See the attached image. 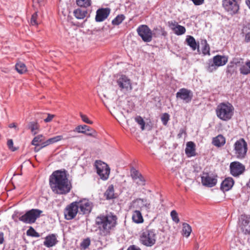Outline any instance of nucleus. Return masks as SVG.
<instances>
[{
  "label": "nucleus",
  "mask_w": 250,
  "mask_h": 250,
  "mask_svg": "<svg viewBox=\"0 0 250 250\" xmlns=\"http://www.w3.org/2000/svg\"><path fill=\"white\" fill-rule=\"evenodd\" d=\"M152 37H158L159 35L160 34V31H156V28H154L153 31H152Z\"/></svg>",
  "instance_id": "4d7b16f0"
},
{
  "label": "nucleus",
  "mask_w": 250,
  "mask_h": 250,
  "mask_svg": "<svg viewBox=\"0 0 250 250\" xmlns=\"http://www.w3.org/2000/svg\"><path fill=\"white\" fill-rule=\"evenodd\" d=\"M127 250H141L140 248L135 245L130 246Z\"/></svg>",
  "instance_id": "13d9d810"
},
{
  "label": "nucleus",
  "mask_w": 250,
  "mask_h": 250,
  "mask_svg": "<svg viewBox=\"0 0 250 250\" xmlns=\"http://www.w3.org/2000/svg\"><path fill=\"white\" fill-rule=\"evenodd\" d=\"M80 116H81L83 121L84 122V123L88 124H90V125H91L93 124V122L89 120V119L88 118V117L85 115H84V114H82V113H81Z\"/></svg>",
  "instance_id": "09e8293b"
},
{
  "label": "nucleus",
  "mask_w": 250,
  "mask_h": 250,
  "mask_svg": "<svg viewBox=\"0 0 250 250\" xmlns=\"http://www.w3.org/2000/svg\"><path fill=\"white\" fill-rule=\"evenodd\" d=\"M246 65L250 68V61L247 62Z\"/></svg>",
  "instance_id": "774afa93"
},
{
  "label": "nucleus",
  "mask_w": 250,
  "mask_h": 250,
  "mask_svg": "<svg viewBox=\"0 0 250 250\" xmlns=\"http://www.w3.org/2000/svg\"><path fill=\"white\" fill-rule=\"evenodd\" d=\"M10 128L16 127V125L15 123H12L9 125Z\"/></svg>",
  "instance_id": "69168bd1"
},
{
  "label": "nucleus",
  "mask_w": 250,
  "mask_h": 250,
  "mask_svg": "<svg viewBox=\"0 0 250 250\" xmlns=\"http://www.w3.org/2000/svg\"><path fill=\"white\" fill-rule=\"evenodd\" d=\"M201 181L204 186L210 188L214 186L217 183V179L210 176L208 173H203Z\"/></svg>",
  "instance_id": "f3484780"
},
{
  "label": "nucleus",
  "mask_w": 250,
  "mask_h": 250,
  "mask_svg": "<svg viewBox=\"0 0 250 250\" xmlns=\"http://www.w3.org/2000/svg\"><path fill=\"white\" fill-rule=\"evenodd\" d=\"M40 145L42 148L48 146L46 141H42Z\"/></svg>",
  "instance_id": "052dcab7"
},
{
  "label": "nucleus",
  "mask_w": 250,
  "mask_h": 250,
  "mask_svg": "<svg viewBox=\"0 0 250 250\" xmlns=\"http://www.w3.org/2000/svg\"><path fill=\"white\" fill-rule=\"evenodd\" d=\"M51 138V141H52V144H54L55 143L58 142L60 141H61V140L64 139L63 136H62V135L56 136H55V137Z\"/></svg>",
  "instance_id": "8fccbe9b"
},
{
  "label": "nucleus",
  "mask_w": 250,
  "mask_h": 250,
  "mask_svg": "<svg viewBox=\"0 0 250 250\" xmlns=\"http://www.w3.org/2000/svg\"><path fill=\"white\" fill-rule=\"evenodd\" d=\"M79 208L80 209V213L83 214H89L92 209V203L88 200L83 199L77 202Z\"/></svg>",
  "instance_id": "4468645a"
},
{
  "label": "nucleus",
  "mask_w": 250,
  "mask_h": 250,
  "mask_svg": "<svg viewBox=\"0 0 250 250\" xmlns=\"http://www.w3.org/2000/svg\"><path fill=\"white\" fill-rule=\"evenodd\" d=\"M57 242L58 241L56 235L54 234H52L47 235L45 238V241L43 242V245L47 248H50L55 246Z\"/></svg>",
  "instance_id": "4be33fe9"
},
{
  "label": "nucleus",
  "mask_w": 250,
  "mask_h": 250,
  "mask_svg": "<svg viewBox=\"0 0 250 250\" xmlns=\"http://www.w3.org/2000/svg\"><path fill=\"white\" fill-rule=\"evenodd\" d=\"M49 185L54 193L60 195L67 194L72 188L65 169L54 171L49 177Z\"/></svg>",
  "instance_id": "f257e3e1"
},
{
  "label": "nucleus",
  "mask_w": 250,
  "mask_h": 250,
  "mask_svg": "<svg viewBox=\"0 0 250 250\" xmlns=\"http://www.w3.org/2000/svg\"><path fill=\"white\" fill-rule=\"evenodd\" d=\"M38 14L37 12H35L31 17L30 20V23L32 25H37L39 24L38 19Z\"/></svg>",
  "instance_id": "79ce46f5"
},
{
  "label": "nucleus",
  "mask_w": 250,
  "mask_h": 250,
  "mask_svg": "<svg viewBox=\"0 0 250 250\" xmlns=\"http://www.w3.org/2000/svg\"><path fill=\"white\" fill-rule=\"evenodd\" d=\"M4 242L3 232L0 229V244Z\"/></svg>",
  "instance_id": "bf43d9fd"
},
{
  "label": "nucleus",
  "mask_w": 250,
  "mask_h": 250,
  "mask_svg": "<svg viewBox=\"0 0 250 250\" xmlns=\"http://www.w3.org/2000/svg\"><path fill=\"white\" fill-rule=\"evenodd\" d=\"M192 231L191 228L188 224L184 223L183 224L182 234L188 237Z\"/></svg>",
  "instance_id": "c756f323"
},
{
  "label": "nucleus",
  "mask_w": 250,
  "mask_h": 250,
  "mask_svg": "<svg viewBox=\"0 0 250 250\" xmlns=\"http://www.w3.org/2000/svg\"><path fill=\"white\" fill-rule=\"evenodd\" d=\"M110 13L109 8H99L96 11L95 20L97 22H101L105 20Z\"/></svg>",
  "instance_id": "dca6fc26"
},
{
  "label": "nucleus",
  "mask_w": 250,
  "mask_h": 250,
  "mask_svg": "<svg viewBox=\"0 0 250 250\" xmlns=\"http://www.w3.org/2000/svg\"><path fill=\"white\" fill-rule=\"evenodd\" d=\"M215 64V63H214V61L212 59L209 60L206 66V69L207 71L209 73H211L216 70L218 67Z\"/></svg>",
  "instance_id": "c85d7f7f"
},
{
  "label": "nucleus",
  "mask_w": 250,
  "mask_h": 250,
  "mask_svg": "<svg viewBox=\"0 0 250 250\" xmlns=\"http://www.w3.org/2000/svg\"><path fill=\"white\" fill-rule=\"evenodd\" d=\"M73 14L77 19H83L87 16V10L85 8H79L74 11Z\"/></svg>",
  "instance_id": "393cba45"
},
{
  "label": "nucleus",
  "mask_w": 250,
  "mask_h": 250,
  "mask_svg": "<svg viewBox=\"0 0 250 250\" xmlns=\"http://www.w3.org/2000/svg\"><path fill=\"white\" fill-rule=\"evenodd\" d=\"M7 146L9 149L12 151H15L17 149L13 146V142L12 139H9L7 142Z\"/></svg>",
  "instance_id": "3c124183"
},
{
  "label": "nucleus",
  "mask_w": 250,
  "mask_h": 250,
  "mask_svg": "<svg viewBox=\"0 0 250 250\" xmlns=\"http://www.w3.org/2000/svg\"><path fill=\"white\" fill-rule=\"evenodd\" d=\"M202 44H204V47L202 49V52L204 55H209L210 48L208 44L207 43V41L204 40L202 41Z\"/></svg>",
  "instance_id": "4c0bfd02"
},
{
  "label": "nucleus",
  "mask_w": 250,
  "mask_h": 250,
  "mask_svg": "<svg viewBox=\"0 0 250 250\" xmlns=\"http://www.w3.org/2000/svg\"><path fill=\"white\" fill-rule=\"evenodd\" d=\"M104 196L107 200L115 198L114 186L113 185L109 186L107 190L104 193Z\"/></svg>",
  "instance_id": "cd10ccee"
},
{
  "label": "nucleus",
  "mask_w": 250,
  "mask_h": 250,
  "mask_svg": "<svg viewBox=\"0 0 250 250\" xmlns=\"http://www.w3.org/2000/svg\"><path fill=\"white\" fill-rule=\"evenodd\" d=\"M188 45L190 46L192 50L194 51L197 48L199 51V45L197 43L195 39L191 36H188L186 40Z\"/></svg>",
  "instance_id": "bb28decb"
},
{
  "label": "nucleus",
  "mask_w": 250,
  "mask_h": 250,
  "mask_svg": "<svg viewBox=\"0 0 250 250\" xmlns=\"http://www.w3.org/2000/svg\"><path fill=\"white\" fill-rule=\"evenodd\" d=\"M183 133H185V131L183 129H181L179 133L178 134V137L181 138Z\"/></svg>",
  "instance_id": "680f3d73"
},
{
  "label": "nucleus",
  "mask_w": 250,
  "mask_h": 250,
  "mask_svg": "<svg viewBox=\"0 0 250 250\" xmlns=\"http://www.w3.org/2000/svg\"><path fill=\"white\" fill-rule=\"evenodd\" d=\"M26 234L28 236L35 237H39L40 236V234L37 232L32 227H30L29 229L27 230Z\"/></svg>",
  "instance_id": "58836bf2"
},
{
  "label": "nucleus",
  "mask_w": 250,
  "mask_h": 250,
  "mask_svg": "<svg viewBox=\"0 0 250 250\" xmlns=\"http://www.w3.org/2000/svg\"><path fill=\"white\" fill-rule=\"evenodd\" d=\"M240 73L243 75H248L250 74V68L248 67L246 65H243L240 68Z\"/></svg>",
  "instance_id": "37998d69"
},
{
  "label": "nucleus",
  "mask_w": 250,
  "mask_h": 250,
  "mask_svg": "<svg viewBox=\"0 0 250 250\" xmlns=\"http://www.w3.org/2000/svg\"><path fill=\"white\" fill-rule=\"evenodd\" d=\"M138 179L139 180V182H137V184L138 185H144L145 184V179L144 178V177H143V176L142 175V177H138Z\"/></svg>",
  "instance_id": "6e6d98bb"
},
{
  "label": "nucleus",
  "mask_w": 250,
  "mask_h": 250,
  "mask_svg": "<svg viewBox=\"0 0 250 250\" xmlns=\"http://www.w3.org/2000/svg\"><path fill=\"white\" fill-rule=\"evenodd\" d=\"M214 63L218 67L225 65L228 61V58L225 56L216 55L212 58Z\"/></svg>",
  "instance_id": "aec40b11"
},
{
  "label": "nucleus",
  "mask_w": 250,
  "mask_h": 250,
  "mask_svg": "<svg viewBox=\"0 0 250 250\" xmlns=\"http://www.w3.org/2000/svg\"><path fill=\"white\" fill-rule=\"evenodd\" d=\"M42 212V211L39 209H32L20 216L19 219L24 223L32 224L34 223L36 220L40 217Z\"/></svg>",
  "instance_id": "39448f33"
},
{
  "label": "nucleus",
  "mask_w": 250,
  "mask_h": 250,
  "mask_svg": "<svg viewBox=\"0 0 250 250\" xmlns=\"http://www.w3.org/2000/svg\"><path fill=\"white\" fill-rule=\"evenodd\" d=\"M79 207L77 202H73L66 206L64 210V215L65 219L70 220L74 219L78 212Z\"/></svg>",
  "instance_id": "1a4fd4ad"
},
{
  "label": "nucleus",
  "mask_w": 250,
  "mask_h": 250,
  "mask_svg": "<svg viewBox=\"0 0 250 250\" xmlns=\"http://www.w3.org/2000/svg\"><path fill=\"white\" fill-rule=\"evenodd\" d=\"M170 215L172 220L176 223H178L180 221L178 216V213L176 210H173L170 212Z\"/></svg>",
  "instance_id": "a18cd8bd"
},
{
  "label": "nucleus",
  "mask_w": 250,
  "mask_h": 250,
  "mask_svg": "<svg viewBox=\"0 0 250 250\" xmlns=\"http://www.w3.org/2000/svg\"><path fill=\"white\" fill-rule=\"evenodd\" d=\"M95 167L97 169V173L103 180H106L110 174V168L105 163L97 160L95 162Z\"/></svg>",
  "instance_id": "6e6552de"
},
{
  "label": "nucleus",
  "mask_w": 250,
  "mask_h": 250,
  "mask_svg": "<svg viewBox=\"0 0 250 250\" xmlns=\"http://www.w3.org/2000/svg\"><path fill=\"white\" fill-rule=\"evenodd\" d=\"M176 98L183 100L186 103H188L192 100L193 93L187 88H181L176 93Z\"/></svg>",
  "instance_id": "f8f14e48"
},
{
  "label": "nucleus",
  "mask_w": 250,
  "mask_h": 250,
  "mask_svg": "<svg viewBox=\"0 0 250 250\" xmlns=\"http://www.w3.org/2000/svg\"><path fill=\"white\" fill-rule=\"evenodd\" d=\"M45 140V137L42 135H39L34 137L32 141L31 144L33 146H40V143Z\"/></svg>",
  "instance_id": "72a5a7b5"
},
{
  "label": "nucleus",
  "mask_w": 250,
  "mask_h": 250,
  "mask_svg": "<svg viewBox=\"0 0 250 250\" xmlns=\"http://www.w3.org/2000/svg\"><path fill=\"white\" fill-rule=\"evenodd\" d=\"M135 202L137 203L138 204H141L142 205L141 207H144L147 209H149L150 208V202L147 201L146 199H137Z\"/></svg>",
  "instance_id": "473e14b6"
},
{
  "label": "nucleus",
  "mask_w": 250,
  "mask_h": 250,
  "mask_svg": "<svg viewBox=\"0 0 250 250\" xmlns=\"http://www.w3.org/2000/svg\"><path fill=\"white\" fill-rule=\"evenodd\" d=\"M28 128L30 129L34 135L37 134L36 130L39 128V125L37 122H31L28 124Z\"/></svg>",
  "instance_id": "2f4dec72"
},
{
  "label": "nucleus",
  "mask_w": 250,
  "mask_h": 250,
  "mask_svg": "<svg viewBox=\"0 0 250 250\" xmlns=\"http://www.w3.org/2000/svg\"><path fill=\"white\" fill-rule=\"evenodd\" d=\"M125 19V17L124 15H118L112 21V23L114 25H118L121 23L122 21Z\"/></svg>",
  "instance_id": "f704fd0d"
},
{
  "label": "nucleus",
  "mask_w": 250,
  "mask_h": 250,
  "mask_svg": "<svg viewBox=\"0 0 250 250\" xmlns=\"http://www.w3.org/2000/svg\"><path fill=\"white\" fill-rule=\"evenodd\" d=\"M242 60V59H233V60L229 62V63L228 65L226 70V73L228 74H230V75L233 74L236 70V67L235 66V65H237V64L239 63L240 62V60Z\"/></svg>",
  "instance_id": "5701e85b"
},
{
  "label": "nucleus",
  "mask_w": 250,
  "mask_h": 250,
  "mask_svg": "<svg viewBox=\"0 0 250 250\" xmlns=\"http://www.w3.org/2000/svg\"><path fill=\"white\" fill-rule=\"evenodd\" d=\"M174 32L177 35H181L186 32V28L183 26L178 25Z\"/></svg>",
  "instance_id": "ea45409f"
},
{
  "label": "nucleus",
  "mask_w": 250,
  "mask_h": 250,
  "mask_svg": "<svg viewBox=\"0 0 250 250\" xmlns=\"http://www.w3.org/2000/svg\"><path fill=\"white\" fill-rule=\"evenodd\" d=\"M90 244V240L89 238H87L86 239H84L81 243V247L83 249H87Z\"/></svg>",
  "instance_id": "49530a36"
},
{
  "label": "nucleus",
  "mask_w": 250,
  "mask_h": 250,
  "mask_svg": "<svg viewBox=\"0 0 250 250\" xmlns=\"http://www.w3.org/2000/svg\"><path fill=\"white\" fill-rule=\"evenodd\" d=\"M169 119V116L167 113H164L161 117L162 122L165 125H167Z\"/></svg>",
  "instance_id": "de8ad7c7"
},
{
  "label": "nucleus",
  "mask_w": 250,
  "mask_h": 250,
  "mask_svg": "<svg viewBox=\"0 0 250 250\" xmlns=\"http://www.w3.org/2000/svg\"><path fill=\"white\" fill-rule=\"evenodd\" d=\"M241 229L245 234H250V216L242 215Z\"/></svg>",
  "instance_id": "a211bd4d"
},
{
  "label": "nucleus",
  "mask_w": 250,
  "mask_h": 250,
  "mask_svg": "<svg viewBox=\"0 0 250 250\" xmlns=\"http://www.w3.org/2000/svg\"><path fill=\"white\" fill-rule=\"evenodd\" d=\"M135 120L141 126L142 130H144L145 122L142 117L140 116H137L135 118Z\"/></svg>",
  "instance_id": "a19ab883"
},
{
  "label": "nucleus",
  "mask_w": 250,
  "mask_h": 250,
  "mask_svg": "<svg viewBox=\"0 0 250 250\" xmlns=\"http://www.w3.org/2000/svg\"><path fill=\"white\" fill-rule=\"evenodd\" d=\"M168 25L171 29L174 31L176 29V27H177L178 24L176 21H169L168 22Z\"/></svg>",
  "instance_id": "603ef678"
},
{
  "label": "nucleus",
  "mask_w": 250,
  "mask_h": 250,
  "mask_svg": "<svg viewBox=\"0 0 250 250\" xmlns=\"http://www.w3.org/2000/svg\"><path fill=\"white\" fill-rule=\"evenodd\" d=\"M117 83L121 90L128 89H131V83L129 79L125 75H122L119 76L117 80Z\"/></svg>",
  "instance_id": "2eb2a0df"
},
{
  "label": "nucleus",
  "mask_w": 250,
  "mask_h": 250,
  "mask_svg": "<svg viewBox=\"0 0 250 250\" xmlns=\"http://www.w3.org/2000/svg\"><path fill=\"white\" fill-rule=\"evenodd\" d=\"M229 169L230 174L234 177H238L245 171L244 165L238 161H234L230 164Z\"/></svg>",
  "instance_id": "9b49d317"
},
{
  "label": "nucleus",
  "mask_w": 250,
  "mask_h": 250,
  "mask_svg": "<svg viewBox=\"0 0 250 250\" xmlns=\"http://www.w3.org/2000/svg\"><path fill=\"white\" fill-rule=\"evenodd\" d=\"M234 108L229 103H222L218 104L216 109L217 116L223 121L230 120L233 114Z\"/></svg>",
  "instance_id": "7ed1b4c3"
},
{
  "label": "nucleus",
  "mask_w": 250,
  "mask_h": 250,
  "mask_svg": "<svg viewBox=\"0 0 250 250\" xmlns=\"http://www.w3.org/2000/svg\"><path fill=\"white\" fill-rule=\"evenodd\" d=\"M76 137V136L72 135V134H69V136H68L66 137H65V138H64V139H68L69 138H72V137Z\"/></svg>",
  "instance_id": "0e129e2a"
},
{
  "label": "nucleus",
  "mask_w": 250,
  "mask_h": 250,
  "mask_svg": "<svg viewBox=\"0 0 250 250\" xmlns=\"http://www.w3.org/2000/svg\"><path fill=\"white\" fill-rule=\"evenodd\" d=\"M246 3L250 9V0H246Z\"/></svg>",
  "instance_id": "338daca9"
},
{
  "label": "nucleus",
  "mask_w": 250,
  "mask_h": 250,
  "mask_svg": "<svg viewBox=\"0 0 250 250\" xmlns=\"http://www.w3.org/2000/svg\"><path fill=\"white\" fill-rule=\"evenodd\" d=\"M117 217L113 213L110 212L106 215H100L96 218V224L98 229L104 235L110 234V231L117 224Z\"/></svg>",
  "instance_id": "f03ea898"
},
{
  "label": "nucleus",
  "mask_w": 250,
  "mask_h": 250,
  "mask_svg": "<svg viewBox=\"0 0 250 250\" xmlns=\"http://www.w3.org/2000/svg\"><path fill=\"white\" fill-rule=\"evenodd\" d=\"M242 32L243 34H245V42H250V29L247 26H244Z\"/></svg>",
  "instance_id": "e433bc0d"
},
{
  "label": "nucleus",
  "mask_w": 250,
  "mask_h": 250,
  "mask_svg": "<svg viewBox=\"0 0 250 250\" xmlns=\"http://www.w3.org/2000/svg\"><path fill=\"white\" fill-rule=\"evenodd\" d=\"M54 116H55L54 115L50 114L48 113V114H47V117L44 119V121L45 123L50 122L52 120V119L54 117Z\"/></svg>",
  "instance_id": "5fc2aeb1"
},
{
  "label": "nucleus",
  "mask_w": 250,
  "mask_h": 250,
  "mask_svg": "<svg viewBox=\"0 0 250 250\" xmlns=\"http://www.w3.org/2000/svg\"><path fill=\"white\" fill-rule=\"evenodd\" d=\"M185 153L188 157L196 155V146L193 142L190 141L187 143Z\"/></svg>",
  "instance_id": "6ab92c4d"
},
{
  "label": "nucleus",
  "mask_w": 250,
  "mask_h": 250,
  "mask_svg": "<svg viewBox=\"0 0 250 250\" xmlns=\"http://www.w3.org/2000/svg\"><path fill=\"white\" fill-rule=\"evenodd\" d=\"M72 131L83 133L87 136H92L94 138H96L97 135V132L94 129L86 125H78L73 131H70V133H71Z\"/></svg>",
  "instance_id": "ddd939ff"
},
{
  "label": "nucleus",
  "mask_w": 250,
  "mask_h": 250,
  "mask_svg": "<svg viewBox=\"0 0 250 250\" xmlns=\"http://www.w3.org/2000/svg\"><path fill=\"white\" fill-rule=\"evenodd\" d=\"M234 181L231 177L226 178L221 183L220 188L223 191L229 190L233 186Z\"/></svg>",
  "instance_id": "412c9836"
},
{
  "label": "nucleus",
  "mask_w": 250,
  "mask_h": 250,
  "mask_svg": "<svg viewBox=\"0 0 250 250\" xmlns=\"http://www.w3.org/2000/svg\"><path fill=\"white\" fill-rule=\"evenodd\" d=\"M156 238L157 231L155 229L147 227L142 230L140 237V241L146 247H151L155 244Z\"/></svg>",
  "instance_id": "20e7f679"
},
{
  "label": "nucleus",
  "mask_w": 250,
  "mask_h": 250,
  "mask_svg": "<svg viewBox=\"0 0 250 250\" xmlns=\"http://www.w3.org/2000/svg\"><path fill=\"white\" fill-rule=\"evenodd\" d=\"M156 31L157 32L160 31V34H161L163 36L166 37L167 35V32L165 31L164 28L161 27H160L159 28H156Z\"/></svg>",
  "instance_id": "864d4df0"
},
{
  "label": "nucleus",
  "mask_w": 250,
  "mask_h": 250,
  "mask_svg": "<svg viewBox=\"0 0 250 250\" xmlns=\"http://www.w3.org/2000/svg\"><path fill=\"white\" fill-rule=\"evenodd\" d=\"M76 3L79 6L86 8L91 5V0H76Z\"/></svg>",
  "instance_id": "c9c22d12"
},
{
  "label": "nucleus",
  "mask_w": 250,
  "mask_h": 250,
  "mask_svg": "<svg viewBox=\"0 0 250 250\" xmlns=\"http://www.w3.org/2000/svg\"><path fill=\"white\" fill-rule=\"evenodd\" d=\"M222 6L225 10L231 16L237 14L240 9L239 3L236 0H223Z\"/></svg>",
  "instance_id": "0eeeda50"
},
{
  "label": "nucleus",
  "mask_w": 250,
  "mask_h": 250,
  "mask_svg": "<svg viewBox=\"0 0 250 250\" xmlns=\"http://www.w3.org/2000/svg\"><path fill=\"white\" fill-rule=\"evenodd\" d=\"M137 32L144 42H148L152 41V32L147 25L139 26L137 29Z\"/></svg>",
  "instance_id": "9d476101"
},
{
  "label": "nucleus",
  "mask_w": 250,
  "mask_h": 250,
  "mask_svg": "<svg viewBox=\"0 0 250 250\" xmlns=\"http://www.w3.org/2000/svg\"><path fill=\"white\" fill-rule=\"evenodd\" d=\"M35 146V147L34 148V150L36 152H38L41 149H42V148H41V146Z\"/></svg>",
  "instance_id": "e2e57ef3"
},
{
  "label": "nucleus",
  "mask_w": 250,
  "mask_h": 250,
  "mask_svg": "<svg viewBox=\"0 0 250 250\" xmlns=\"http://www.w3.org/2000/svg\"><path fill=\"white\" fill-rule=\"evenodd\" d=\"M132 219L134 222L137 224L142 223L144 222L143 217L140 210H135L133 211Z\"/></svg>",
  "instance_id": "a878e982"
},
{
  "label": "nucleus",
  "mask_w": 250,
  "mask_h": 250,
  "mask_svg": "<svg viewBox=\"0 0 250 250\" xmlns=\"http://www.w3.org/2000/svg\"><path fill=\"white\" fill-rule=\"evenodd\" d=\"M235 154L237 158L243 159L245 158L248 151L246 142L243 138L237 140L234 145Z\"/></svg>",
  "instance_id": "423d86ee"
},
{
  "label": "nucleus",
  "mask_w": 250,
  "mask_h": 250,
  "mask_svg": "<svg viewBox=\"0 0 250 250\" xmlns=\"http://www.w3.org/2000/svg\"><path fill=\"white\" fill-rule=\"evenodd\" d=\"M212 143L214 146L220 147L225 144L226 139L222 135L220 134L213 138Z\"/></svg>",
  "instance_id": "b1692460"
},
{
  "label": "nucleus",
  "mask_w": 250,
  "mask_h": 250,
  "mask_svg": "<svg viewBox=\"0 0 250 250\" xmlns=\"http://www.w3.org/2000/svg\"><path fill=\"white\" fill-rule=\"evenodd\" d=\"M131 176L133 180H136L138 177H142V174L135 169H131Z\"/></svg>",
  "instance_id": "c03bdc74"
},
{
  "label": "nucleus",
  "mask_w": 250,
  "mask_h": 250,
  "mask_svg": "<svg viewBox=\"0 0 250 250\" xmlns=\"http://www.w3.org/2000/svg\"><path fill=\"white\" fill-rule=\"evenodd\" d=\"M15 68L17 72L20 74H23L27 70L25 65L22 62H17L15 65Z\"/></svg>",
  "instance_id": "7c9ffc66"
}]
</instances>
